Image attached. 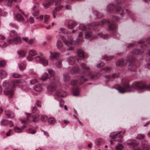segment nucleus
Returning <instances> with one entry per match:
<instances>
[{"instance_id": "nucleus-37", "label": "nucleus", "mask_w": 150, "mask_h": 150, "mask_svg": "<svg viewBox=\"0 0 150 150\" xmlns=\"http://www.w3.org/2000/svg\"><path fill=\"white\" fill-rule=\"evenodd\" d=\"M81 66L82 68L83 69L87 71H89L90 69L89 67H86V64L83 63H81Z\"/></svg>"}, {"instance_id": "nucleus-15", "label": "nucleus", "mask_w": 150, "mask_h": 150, "mask_svg": "<svg viewBox=\"0 0 150 150\" xmlns=\"http://www.w3.org/2000/svg\"><path fill=\"white\" fill-rule=\"evenodd\" d=\"M142 149L138 148L134 149V150H150L149 149V145L146 141L143 142L142 143Z\"/></svg>"}, {"instance_id": "nucleus-53", "label": "nucleus", "mask_w": 150, "mask_h": 150, "mask_svg": "<svg viewBox=\"0 0 150 150\" xmlns=\"http://www.w3.org/2000/svg\"><path fill=\"white\" fill-rule=\"evenodd\" d=\"M27 132L29 134H33L35 133L36 132V131L34 129H30L28 130Z\"/></svg>"}, {"instance_id": "nucleus-2", "label": "nucleus", "mask_w": 150, "mask_h": 150, "mask_svg": "<svg viewBox=\"0 0 150 150\" xmlns=\"http://www.w3.org/2000/svg\"><path fill=\"white\" fill-rule=\"evenodd\" d=\"M18 83V80L12 81L10 83L6 81H4L3 83V85L4 87H6L4 91V94L8 96L10 98H11L13 94V88L17 86Z\"/></svg>"}, {"instance_id": "nucleus-19", "label": "nucleus", "mask_w": 150, "mask_h": 150, "mask_svg": "<svg viewBox=\"0 0 150 150\" xmlns=\"http://www.w3.org/2000/svg\"><path fill=\"white\" fill-rule=\"evenodd\" d=\"M51 54L50 56V58L51 60H53L54 59H57L59 57V54L57 52H52L50 51Z\"/></svg>"}, {"instance_id": "nucleus-5", "label": "nucleus", "mask_w": 150, "mask_h": 150, "mask_svg": "<svg viewBox=\"0 0 150 150\" xmlns=\"http://www.w3.org/2000/svg\"><path fill=\"white\" fill-rule=\"evenodd\" d=\"M117 26L114 23L109 25L108 29L112 31V35L114 38L118 39L119 38V35L117 32Z\"/></svg>"}, {"instance_id": "nucleus-18", "label": "nucleus", "mask_w": 150, "mask_h": 150, "mask_svg": "<svg viewBox=\"0 0 150 150\" xmlns=\"http://www.w3.org/2000/svg\"><path fill=\"white\" fill-rule=\"evenodd\" d=\"M56 85L54 83H50L47 87L48 91L50 92H53L56 90Z\"/></svg>"}, {"instance_id": "nucleus-26", "label": "nucleus", "mask_w": 150, "mask_h": 150, "mask_svg": "<svg viewBox=\"0 0 150 150\" xmlns=\"http://www.w3.org/2000/svg\"><path fill=\"white\" fill-rule=\"evenodd\" d=\"M33 14L35 16L38 15L39 14V11L37 9V7L36 6H34L33 8Z\"/></svg>"}, {"instance_id": "nucleus-57", "label": "nucleus", "mask_w": 150, "mask_h": 150, "mask_svg": "<svg viewBox=\"0 0 150 150\" xmlns=\"http://www.w3.org/2000/svg\"><path fill=\"white\" fill-rule=\"evenodd\" d=\"M6 65V62L4 60L0 61V65L2 67H4Z\"/></svg>"}, {"instance_id": "nucleus-42", "label": "nucleus", "mask_w": 150, "mask_h": 150, "mask_svg": "<svg viewBox=\"0 0 150 150\" xmlns=\"http://www.w3.org/2000/svg\"><path fill=\"white\" fill-rule=\"evenodd\" d=\"M19 69L21 70H24L25 68V64L23 63H21L19 64Z\"/></svg>"}, {"instance_id": "nucleus-24", "label": "nucleus", "mask_w": 150, "mask_h": 150, "mask_svg": "<svg viewBox=\"0 0 150 150\" xmlns=\"http://www.w3.org/2000/svg\"><path fill=\"white\" fill-rule=\"evenodd\" d=\"M136 65L134 63H131L128 66V69L131 71H135L136 69Z\"/></svg>"}, {"instance_id": "nucleus-55", "label": "nucleus", "mask_w": 150, "mask_h": 150, "mask_svg": "<svg viewBox=\"0 0 150 150\" xmlns=\"http://www.w3.org/2000/svg\"><path fill=\"white\" fill-rule=\"evenodd\" d=\"M47 116L45 115H42L41 119L42 121H45L47 120Z\"/></svg>"}, {"instance_id": "nucleus-6", "label": "nucleus", "mask_w": 150, "mask_h": 150, "mask_svg": "<svg viewBox=\"0 0 150 150\" xmlns=\"http://www.w3.org/2000/svg\"><path fill=\"white\" fill-rule=\"evenodd\" d=\"M42 54H38L37 52L34 50H31L29 52V55L26 57V59L28 61H31L33 59V57H35V58L37 56L40 57Z\"/></svg>"}, {"instance_id": "nucleus-45", "label": "nucleus", "mask_w": 150, "mask_h": 150, "mask_svg": "<svg viewBox=\"0 0 150 150\" xmlns=\"http://www.w3.org/2000/svg\"><path fill=\"white\" fill-rule=\"evenodd\" d=\"M0 74L2 78L6 76L7 74L6 72L3 70H1Z\"/></svg>"}, {"instance_id": "nucleus-41", "label": "nucleus", "mask_w": 150, "mask_h": 150, "mask_svg": "<svg viewBox=\"0 0 150 150\" xmlns=\"http://www.w3.org/2000/svg\"><path fill=\"white\" fill-rule=\"evenodd\" d=\"M98 35L100 37H102V38L104 39H106L108 38L109 37V35L108 34H105L103 35L102 33H99L98 34Z\"/></svg>"}, {"instance_id": "nucleus-1", "label": "nucleus", "mask_w": 150, "mask_h": 150, "mask_svg": "<svg viewBox=\"0 0 150 150\" xmlns=\"http://www.w3.org/2000/svg\"><path fill=\"white\" fill-rule=\"evenodd\" d=\"M122 86H119L116 88L121 93L132 92L136 89L139 93H142L146 91H150V84H147L142 82H134L131 86L129 85V81L127 78L122 80Z\"/></svg>"}, {"instance_id": "nucleus-60", "label": "nucleus", "mask_w": 150, "mask_h": 150, "mask_svg": "<svg viewBox=\"0 0 150 150\" xmlns=\"http://www.w3.org/2000/svg\"><path fill=\"white\" fill-rule=\"evenodd\" d=\"M113 58V56H111L110 57H108L107 56H105L103 57L104 59H106L107 60H110Z\"/></svg>"}, {"instance_id": "nucleus-56", "label": "nucleus", "mask_w": 150, "mask_h": 150, "mask_svg": "<svg viewBox=\"0 0 150 150\" xmlns=\"http://www.w3.org/2000/svg\"><path fill=\"white\" fill-rule=\"evenodd\" d=\"M10 35L11 37L15 36L17 35V33L15 31L13 30L11 32Z\"/></svg>"}, {"instance_id": "nucleus-3", "label": "nucleus", "mask_w": 150, "mask_h": 150, "mask_svg": "<svg viewBox=\"0 0 150 150\" xmlns=\"http://www.w3.org/2000/svg\"><path fill=\"white\" fill-rule=\"evenodd\" d=\"M30 114H28L26 115V118L21 120V122L23 124H28L30 122L33 121L34 122H37L39 120V116L38 114H35L32 115L33 120H31L30 119Z\"/></svg>"}, {"instance_id": "nucleus-21", "label": "nucleus", "mask_w": 150, "mask_h": 150, "mask_svg": "<svg viewBox=\"0 0 150 150\" xmlns=\"http://www.w3.org/2000/svg\"><path fill=\"white\" fill-rule=\"evenodd\" d=\"M126 63L124 62V59H119L116 63V64L117 66H124L126 65Z\"/></svg>"}, {"instance_id": "nucleus-12", "label": "nucleus", "mask_w": 150, "mask_h": 150, "mask_svg": "<svg viewBox=\"0 0 150 150\" xmlns=\"http://www.w3.org/2000/svg\"><path fill=\"white\" fill-rule=\"evenodd\" d=\"M62 39L64 43L67 45L73 44V39L72 37L71 36L68 37L67 40H66L63 36L62 37Z\"/></svg>"}, {"instance_id": "nucleus-44", "label": "nucleus", "mask_w": 150, "mask_h": 150, "mask_svg": "<svg viewBox=\"0 0 150 150\" xmlns=\"http://www.w3.org/2000/svg\"><path fill=\"white\" fill-rule=\"evenodd\" d=\"M56 66L57 68H61L62 67V60H58L56 63Z\"/></svg>"}, {"instance_id": "nucleus-62", "label": "nucleus", "mask_w": 150, "mask_h": 150, "mask_svg": "<svg viewBox=\"0 0 150 150\" xmlns=\"http://www.w3.org/2000/svg\"><path fill=\"white\" fill-rule=\"evenodd\" d=\"M41 130L43 132L44 135L47 137H49L50 136V135L48 132L44 131L42 129H41Z\"/></svg>"}, {"instance_id": "nucleus-51", "label": "nucleus", "mask_w": 150, "mask_h": 150, "mask_svg": "<svg viewBox=\"0 0 150 150\" xmlns=\"http://www.w3.org/2000/svg\"><path fill=\"white\" fill-rule=\"evenodd\" d=\"M37 41L35 38L32 39L30 40L28 42V43L29 44H34Z\"/></svg>"}, {"instance_id": "nucleus-25", "label": "nucleus", "mask_w": 150, "mask_h": 150, "mask_svg": "<svg viewBox=\"0 0 150 150\" xmlns=\"http://www.w3.org/2000/svg\"><path fill=\"white\" fill-rule=\"evenodd\" d=\"M56 0H47V2L43 4L42 5L45 8L48 7L50 5L51 2H54Z\"/></svg>"}, {"instance_id": "nucleus-13", "label": "nucleus", "mask_w": 150, "mask_h": 150, "mask_svg": "<svg viewBox=\"0 0 150 150\" xmlns=\"http://www.w3.org/2000/svg\"><path fill=\"white\" fill-rule=\"evenodd\" d=\"M77 52L79 57L81 59L86 58L88 57L87 54L84 52L81 49H78Z\"/></svg>"}, {"instance_id": "nucleus-31", "label": "nucleus", "mask_w": 150, "mask_h": 150, "mask_svg": "<svg viewBox=\"0 0 150 150\" xmlns=\"http://www.w3.org/2000/svg\"><path fill=\"white\" fill-rule=\"evenodd\" d=\"M34 89L35 91L38 92H40L42 90V86L40 84H37L35 86Z\"/></svg>"}, {"instance_id": "nucleus-54", "label": "nucleus", "mask_w": 150, "mask_h": 150, "mask_svg": "<svg viewBox=\"0 0 150 150\" xmlns=\"http://www.w3.org/2000/svg\"><path fill=\"white\" fill-rule=\"evenodd\" d=\"M103 140L102 139H97L96 142V144L98 145H100L101 144V143L102 142Z\"/></svg>"}, {"instance_id": "nucleus-36", "label": "nucleus", "mask_w": 150, "mask_h": 150, "mask_svg": "<svg viewBox=\"0 0 150 150\" xmlns=\"http://www.w3.org/2000/svg\"><path fill=\"white\" fill-rule=\"evenodd\" d=\"M111 69L108 67H106L102 68L101 69V71H104L105 72L107 73H109L110 72Z\"/></svg>"}, {"instance_id": "nucleus-9", "label": "nucleus", "mask_w": 150, "mask_h": 150, "mask_svg": "<svg viewBox=\"0 0 150 150\" xmlns=\"http://www.w3.org/2000/svg\"><path fill=\"white\" fill-rule=\"evenodd\" d=\"M48 71L49 75L47 73H45L41 77V79L43 81H45L48 79L50 76H52L54 74V71L52 69H50L48 70H46Z\"/></svg>"}, {"instance_id": "nucleus-39", "label": "nucleus", "mask_w": 150, "mask_h": 150, "mask_svg": "<svg viewBox=\"0 0 150 150\" xmlns=\"http://www.w3.org/2000/svg\"><path fill=\"white\" fill-rule=\"evenodd\" d=\"M48 121L50 124H54L56 120L54 117H51L48 119Z\"/></svg>"}, {"instance_id": "nucleus-50", "label": "nucleus", "mask_w": 150, "mask_h": 150, "mask_svg": "<svg viewBox=\"0 0 150 150\" xmlns=\"http://www.w3.org/2000/svg\"><path fill=\"white\" fill-rule=\"evenodd\" d=\"M145 135L142 134H139L137 135V139H142L144 138Z\"/></svg>"}, {"instance_id": "nucleus-8", "label": "nucleus", "mask_w": 150, "mask_h": 150, "mask_svg": "<svg viewBox=\"0 0 150 150\" xmlns=\"http://www.w3.org/2000/svg\"><path fill=\"white\" fill-rule=\"evenodd\" d=\"M42 54L40 57L37 56L35 58V61L37 62L41 63L44 66H46L48 64V61L47 59L42 57Z\"/></svg>"}, {"instance_id": "nucleus-49", "label": "nucleus", "mask_w": 150, "mask_h": 150, "mask_svg": "<svg viewBox=\"0 0 150 150\" xmlns=\"http://www.w3.org/2000/svg\"><path fill=\"white\" fill-rule=\"evenodd\" d=\"M14 130L17 133H20L22 132V129L17 127H15Z\"/></svg>"}, {"instance_id": "nucleus-38", "label": "nucleus", "mask_w": 150, "mask_h": 150, "mask_svg": "<svg viewBox=\"0 0 150 150\" xmlns=\"http://www.w3.org/2000/svg\"><path fill=\"white\" fill-rule=\"evenodd\" d=\"M126 60L127 62H131L134 61L135 59L132 56L130 55L127 57Z\"/></svg>"}, {"instance_id": "nucleus-4", "label": "nucleus", "mask_w": 150, "mask_h": 150, "mask_svg": "<svg viewBox=\"0 0 150 150\" xmlns=\"http://www.w3.org/2000/svg\"><path fill=\"white\" fill-rule=\"evenodd\" d=\"M21 42V40L19 38L17 37L12 39H9L8 40L7 43H4L3 44L2 43L0 44L1 47H4L8 45V44L14 43L16 44H19Z\"/></svg>"}, {"instance_id": "nucleus-34", "label": "nucleus", "mask_w": 150, "mask_h": 150, "mask_svg": "<svg viewBox=\"0 0 150 150\" xmlns=\"http://www.w3.org/2000/svg\"><path fill=\"white\" fill-rule=\"evenodd\" d=\"M63 46V44L60 40H57L56 43V46L58 49H60Z\"/></svg>"}, {"instance_id": "nucleus-59", "label": "nucleus", "mask_w": 150, "mask_h": 150, "mask_svg": "<svg viewBox=\"0 0 150 150\" xmlns=\"http://www.w3.org/2000/svg\"><path fill=\"white\" fill-rule=\"evenodd\" d=\"M104 65L105 63L104 62H101L100 63L98 64L97 66L98 67H100L103 66Z\"/></svg>"}, {"instance_id": "nucleus-47", "label": "nucleus", "mask_w": 150, "mask_h": 150, "mask_svg": "<svg viewBox=\"0 0 150 150\" xmlns=\"http://www.w3.org/2000/svg\"><path fill=\"white\" fill-rule=\"evenodd\" d=\"M13 0H5V3L8 6H11L12 4Z\"/></svg>"}, {"instance_id": "nucleus-16", "label": "nucleus", "mask_w": 150, "mask_h": 150, "mask_svg": "<svg viewBox=\"0 0 150 150\" xmlns=\"http://www.w3.org/2000/svg\"><path fill=\"white\" fill-rule=\"evenodd\" d=\"M92 28H90L88 29L85 33V36L86 38L88 39L90 38L91 39H93L92 37Z\"/></svg>"}, {"instance_id": "nucleus-27", "label": "nucleus", "mask_w": 150, "mask_h": 150, "mask_svg": "<svg viewBox=\"0 0 150 150\" xmlns=\"http://www.w3.org/2000/svg\"><path fill=\"white\" fill-rule=\"evenodd\" d=\"M121 132V131L118 132H113L110 134V137L112 139H115L117 137L118 134H120Z\"/></svg>"}, {"instance_id": "nucleus-22", "label": "nucleus", "mask_w": 150, "mask_h": 150, "mask_svg": "<svg viewBox=\"0 0 150 150\" xmlns=\"http://www.w3.org/2000/svg\"><path fill=\"white\" fill-rule=\"evenodd\" d=\"M115 7L112 4H110L107 7V10L108 13H112L114 10Z\"/></svg>"}, {"instance_id": "nucleus-28", "label": "nucleus", "mask_w": 150, "mask_h": 150, "mask_svg": "<svg viewBox=\"0 0 150 150\" xmlns=\"http://www.w3.org/2000/svg\"><path fill=\"white\" fill-rule=\"evenodd\" d=\"M79 88L77 87L74 88L73 90V95L75 96H77L79 95Z\"/></svg>"}, {"instance_id": "nucleus-17", "label": "nucleus", "mask_w": 150, "mask_h": 150, "mask_svg": "<svg viewBox=\"0 0 150 150\" xmlns=\"http://www.w3.org/2000/svg\"><path fill=\"white\" fill-rule=\"evenodd\" d=\"M110 22L108 20H107L104 19L101 21V23H100L98 22H93L92 23V25H93L94 26H97L98 25H104L107 24L108 23H109Z\"/></svg>"}, {"instance_id": "nucleus-11", "label": "nucleus", "mask_w": 150, "mask_h": 150, "mask_svg": "<svg viewBox=\"0 0 150 150\" xmlns=\"http://www.w3.org/2000/svg\"><path fill=\"white\" fill-rule=\"evenodd\" d=\"M55 6L56 7L52 12L53 17L54 18L56 17V15H57V12L60 11L62 8V6L59 5L58 1L56 2Z\"/></svg>"}, {"instance_id": "nucleus-52", "label": "nucleus", "mask_w": 150, "mask_h": 150, "mask_svg": "<svg viewBox=\"0 0 150 150\" xmlns=\"http://www.w3.org/2000/svg\"><path fill=\"white\" fill-rule=\"evenodd\" d=\"M12 76L14 78H19L21 77V75L17 73H13L12 74Z\"/></svg>"}, {"instance_id": "nucleus-7", "label": "nucleus", "mask_w": 150, "mask_h": 150, "mask_svg": "<svg viewBox=\"0 0 150 150\" xmlns=\"http://www.w3.org/2000/svg\"><path fill=\"white\" fill-rule=\"evenodd\" d=\"M85 75H81L79 78V81H77L76 80H73L71 82V84L72 85L78 86L82 84L84 82L87 81V79L85 78Z\"/></svg>"}, {"instance_id": "nucleus-20", "label": "nucleus", "mask_w": 150, "mask_h": 150, "mask_svg": "<svg viewBox=\"0 0 150 150\" xmlns=\"http://www.w3.org/2000/svg\"><path fill=\"white\" fill-rule=\"evenodd\" d=\"M91 26H94V25H92V24H90V25H88L87 27L84 24H80L79 26V29H80L82 31H87L88 29L90 28V27Z\"/></svg>"}, {"instance_id": "nucleus-61", "label": "nucleus", "mask_w": 150, "mask_h": 150, "mask_svg": "<svg viewBox=\"0 0 150 150\" xmlns=\"http://www.w3.org/2000/svg\"><path fill=\"white\" fill-rule=\"evenodd\" d=\"M111 76L112 78H118L119 77V75L116 73L112 74Z\"/></svg>"}, {"instance_id": "nucleus-63", "label": "nucleus", "mask_w": 150, "mask_h": 150, "mask_svg": "<svg viewBox=\"0 0 150 150\" xmlns=\"http://www.w3.org/2000/svg\"><path fill=\"white\" fill-rule=\"evenodd\" d=\"M64 102L62 100H61L59 102V105L61 107H62L64 105Z\"/></svg>"}, {"instance_id": "nucleus-43", "label": "nucleus", "mask_w": 150, "mask_h": 150, "mask_svg": "<svg viewBox=\"0 0 150 150\" xmlns=\"http://www.w3.org/2000/svg\"><path fill=\"white\" fill-rule=\"evenodd\" d=\"M63 78L64 81L66 82H68L70 79L69 77L67 74L64 75Z\"/></svg>"}, {"instance_id": "nucleus-58", "label": "nucleus", "mask_w": 150, "mask_h": 150, "mask_svg": "<svg viewBox=\"0 0 150 150\" xmlns=\"http://www.w3.org/2000/svg\"><path fill=\"white\" fill-rule=\"evenodd\" d=\"M7 123V121L6 120H2L1 121V124L2 125H5Z\"/></svg>"}, {"instance_id": "nucleus-23", "label": "nucleus", "mask_w": 150, "mask_h": 150, "mask_svg": "<svg viewBox=\"0 0 150 150\" xmlns=\"http://www.w3.org/2000/svg\"><path fill=\"white\" fill-rule=\"evenodd\" d=\"M76 23L74 21L70 20L69 21L68 26L69 28L72 29L76 25Z\"/></svg>"}, {"instance_id": "nucleus-35", "label": "nucleus", "mask_w": 150, "mask_h": 150, "mask_svg": "<svg viewBox=\"0 0 150 150\" xmlns=\"http://www.w3.org/2000/svg\"><path fill=\"white\" fill-rule=\"evenodd\" d=\"M68 62L70 64H74L76 61L75 59L73 57H71L68 59Z\"/></svg>"}, {"instance_id": "nucleus-64", "label": "nucleus", "mask_w": 150, "mask_h": 150, "mask_svg": "<svg viewBox=\"0 0 150 150\" xmlns=\"http://www.w3.org/2000/svg\"><path fill=\"white\" fill-rule=\"evenodd\" d=\"M37 82V80L35 79H34L30 81V83L31 84L33 85L35 83H36Z\"/></svg>"}, {"instance_id": "nucleus-33", "label": "nucleus", "mask_w": 150, "mask_h": 150, "mask_svg": "<svg viewBox=\"0 0 150 150\" xmlns=\"http://www.w3.org/2000/svg\"><path fill=\"white\" fill-rule=\"evenodd\" d=\"M143 51L135 49L132 52V53L134 54L139 55L141 54H142L143 52Z\"/></svg>"}, {"instance_id": "nucleus-46", "label": "nucleus", "mask_w": 150, "mask_h": 150, "mask_svg": "<svg viewBox=\"0 0 150 150\" xmlns=\"http://www.w3.org/2000/svg\"><path fill=\"white\" fill-rule=\"evenodd\" d=\"M123 148L122 145L120 144H118L115 147V149L117 150H121Z\"/></svg>"}, {"instance_id": "nucleus-29", "label": "nucleus", "mask_w": 150, "mask_h": 150, "mask_svg": "<svg viewBox=\"0 0 150 150\" xmlns=\"http://www.w3.org/2000/svg\"><path fill=\"white\" fill-rule=\"evenodd\" d=\"M6 115L9 118H12L14 117V114L10 111H5Z\"/></svg>"}, {"instance_id": "nucleus-32", "label": "nucleus", "mask_w": 150, "mask_h": 150, "mask_svg": "<svg viewBox=\"0 0 150 150\" xmlns=\"http://www.w3.org/2000/svg\"><path fill=\"white\" fill-rule=\"evenodd\" d=\"M71 73H78L79 71V67H74L71 69Z\"/></svg>"}, {"instance_id": "nucleus-40", "label": "nucleus", "mask_w": 150, "mask_h": 150, "mask_svg": "<svg viewBox=\"0 0 150 150\" xmlns=\"http://www.w3.org/2000/svg\"><path fill=\"white\" fill-rule=\"evenodd\" d=\"M50 19V17L49 16L45 15L44 16V23L46 24L48 23V21Z\"/></svg>"}, {"instance_id": "nucleus-10", "label": "nucleus", "mask_w": 150, "mask_h": 150, "mask_svg": "<svg viewBox=\"0 0 150 150\" xmlns=\"http://www.w3.org/2000/svg\"><path fill=\"white\" fill-rule=\"evenodd\" d=\"M126 143L129 147L131 149L133 148L138 144L137 141L134 139H131L126 141Z\"/></svg>"}, {"instance_id": "nucleus-14", "label": "nucleus", "mask_w": 150, "mask_h": 150, "mask_svg": "<svg viewBox=\"0 0 150 150\" xmlns=\"http://www.w3.org/2000/svg\"><path fill=\"white\" fill-rule=\"evenodd\" d=\"M54 96L59 98H63L66 96L67 93L65 91L58 90L55 92Z\"/></svg>"}, {"instance_id": "nucleus-30", "label": "nucleus", "mask_w": 150, "mask_h": 150, "mask_svg": "<svg viewBox=\"0 0 150 150\" xmlns=\"http://www.w3.org/2000/svg\"><path fill=\"white\" fill-rule=\"evenodd\" d=\"M15 18L19 21H24V18L20 14H17Z\"/></svg>"}, {"instance_id": "nucleus-48", "label": "nucleus", "mask_w": 150, "mask_h": 150, "mask_svg": "<svg viewBox=\"0 0 150 150\" xmlns=\"http://www.w3.org/2000/svg\"><path fill=\"white\" fill-rule=\"evenodd\" d=\"M18 53L21 57H24L25 55V53L24 51H19L18 52Z\"/></svg>"}]
</instances>
